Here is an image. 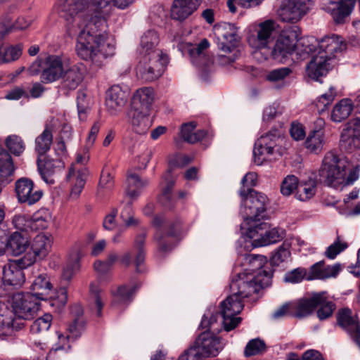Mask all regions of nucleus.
I'll return each instance as SVG.
<instances>
[{"label": "nucleus", "instance_id": "nucleus-24", "mask_svg": "<svg viewBox=\"0 0 360 360\" xmlns=\"http://www.w3.org/2000/svg\"><path fill=\"white\" fill-rule=\"evenodd\" d=\"M202 0H174L171 8L173 19L182 21L192 15L199 7Z\"/></svg>", "mask_w": 360, "mask_h": 360}, {"label": "nucleus", "instance_id": "nucleus-62", "mask_svg": "<svg viewBox=\"0 0 360 360\" xmlns=\"http://www.w3.org/2000/svg\"><path fill=\"white\" fill-rule=\"evenodd\" d=\"M141 154L137 157V167L139 169H144L153 155V150L143 145L141 146Z\"/></svg>", "mask_w": 360, "mask_h": 360}, {"label": "nucleus", "instance_id": "nucleus-53", "mask_svg": "<svg viewBox=\"0 0 360 360\" xmlns=\"http://www.w3.org/2000/svg\"><path fill=\"white\" fill-rule=\"evenodd\" d=\"M299 180L292 174L286 176L281 184V193L284 196H290L295 190H297Z\"/></svg>", "mask_w": 360, "mask_h": 360}, {"label": "nucleus", "instance_id": "nucleus-30", "mask_svg": "<svg viewBox=\"0 0 360 360\" xmlns=\"http://www.w3.org/2000/svg\"><path fill=\"white\" fill-rule=\"evenodd\" d=\"M53 285L49 278L45 274H39L32 282L31 289L34 295L39 300H46L48 295L52 292Z\"/></svg>", "mask_w": 360, "mask_h": 360}, {"label": "nucleus", "instance_id": "nucleus-32", "mask_svg": "<svg viewBox=\"0 0 360 360\" xmlns=\"http://www.w3.org/2000/svg\"><path fill=\"white\" fill-rule=\"evenodd\" d=\"M0 153V192L2 186L9 182L8 178L13 175L15 167L11 155L6 150H1Z\"/></svg>", "mask_w": 360, "mask_h": 360}, {"label": "nucleus", "instance_id": "nucleus-23", "mask_svg": "<svg viewBox=\"0 0 360 360\" xmlns=\"http://www.w3.org/2000/svg\"><path fill=\"white\" fill-rule=\"evenodd\" d=\"M347 44L343 38L339 35L332 34L321 39L319 42V51L321 54L323 53L332 60L335 53L345 50Z\"/></svg>", "mask_w": 360, "mask_h": 360}, {"label": "nucleus", "instance_id": "nucleus-28", "mask_svg": "<svg viewBox=\"0 0 360 360\" xmlns=\"http://www.w3.org/2000/svg\"><path fill=\"white\" fill-rule=\"evenodd\" d=\"M209 46V42L207 39H204L197 46L188 45L189 56L191 58L192 63L202 68H206L212 64V60L209 56H206L204 51Z\"/></svg>", "mask_w": 360, "mask_h": 360}, {"label": "nucleus", "instance_id": "nucleus-46", "mask_svg": "<svg viewBox=\"0 0 360 360\" xmlns=\"http://www.w3.org/2000/svg\"><path fill=\"white\" fill-rule=\"evenodd\" d=\"M32 219V231H37L46 229L51 221L52 217L49 210L41 209L36 212Z\"/></svg>", "mask_w": 360, "mask_h": 360}, {"label": "nucleus", "instance_id": "nucleus-18", "mask_svg": "<svg viewBox=\"0 0 360 360\" xmlns=\"http://www.w3.org/2000/svg\"><path fill=\"white\" fill-rule=\"evenodd\" d=\"M337 323L342 330L354 338L360 348V325L356 315L347 308L342 309L338 312Z\"/></svg>", "mask_w": 360, "mask_h": 360}, {"label": "nucleus", "instance_id": "nucleus-58", "mask_svg": "<svg viewBox=\"0 0 360 360\" xmlns=\"http://www.w3.org/2000/svg\"><path fill=\"white\" fill-rule=\"evenodd\" d=\"M139 288V284L133 285H124L118 288L115 297L117 300L122 302H130L131 297Z\"/></svg>", "mask_w": 360, "mask_h": 360}, {"label": "nucleus", "instance_id": "nucleus-48", "mask_svg": "<svg viewBox=\"0 0 360 360\" xmlns=\"http://www.w3.org/2000/svg\"><path fill=\"white\" fill-rule=\"evenodd\" d=\"M316 186V181L313 179H309L307 182L299 183L295 194L296 198L301 201L309 200L315 194Z\"/></svg>", "mask_w": 360, "mask_h": 360}, {"label": "nucleus", "instance_id": "nucleus-1", "mask_svg": "<svg viewBox=\"0 0 360 360\" xmlns=\"http://www.w3.org/2000/svg\"><path fill=\"white\" fill-rule=\"evenodd\" d=\"M134 0H59L58 11L66 21L68 34L77 39V51L84 60L101 66L115 54V44L106 34V17L112 5L124 9Z\"/></svg>", "mask_w": 360, "mask_h": 360}, {"label": "nucleus", "instance_id": "nucleus-10", "mask_svg": "<svg viewBox=\"0 0 360 360\" xmlns=\"http://www.w3.org/2000/svg\"><path fill=\"white\" fill-rule=\"evenodd\" d=\"M268 224L259 222L246 228V235L250 238L253 248L266 246L276 243L283 238V231H280L276 228L266 230Z\"/></svg>", "mask_w": 360, "mask_h": 360}, {"label": "nucleus", "instance_id": "nucleus-55", "mask_svg": "<svg viewBox=\"0 0 360 360\" xmlns=\"http://www.w3.org/2000/svg\"><path fill=\"white\" fill-rule=\"evenodd\" d=\"M290 257L289 244L283 243L271 256V264L274 266H278L280 264L287 262Z\"/></svg>", "mask_w": 360, "mask_h": 360}, {"label": "nucleus", "instance_id": "nucleus-64", "mask_svg": "<svg viewBox=\"0 0 360 360\" xmlns=\"http://www.w3.org/2000/svg\"><path fill=\"white\" fill-rule=\"evenodd\" d=\"M90 292L91 297L94 301L95 306L96 307V314L98 316H100L101 315L103 303L99 295L100 289L98 286L95 283H91L90 285Z\"/></svg>", "mask_w": 360, "mask_h": 360}, {"label": "nucleus", "instance_id": "nucleus-8", "mask_svg": "<svg viewBox=\"0 0 360 360\" xmlns=\"http://www.w3.org/2000/svg\"><path fill=\"white\" fill-rule=\"evenodd\" d=\"M53 238L50 234L39 233L30 242V252L20 258L24 266H30L37 261L44 259L51 250Z\"/></svg>", "mask_w": 360, "mask_h": 360}, {"label": "nucleus", "instance_id": "nucleus-35", "mask_svg": "<svg viewBox=\"0 0 360 360\" xmlns=\"http://www.w3.org/2000/svg\"><path fill=\"white\" fill-rule=\"evenodd\" d=\"M243 265L245 266V274H252L257 275L261 273L264 275V271L266 270L262 269L264 265L266 263V258L262 255H245L243 257Z\"/></svg>", "mask_w": 360, "mask_h": 360}, {"label": "nucleus", "instance_id": "nucleus-4", "mask_svg": "<svg viewBox=\"0 0 360 360\" xmlns=\"http://www.w3.org/2000/svg\"><path fill=\"white\" fill-rule=\"evenodd\" d=\"M224 344L219 338L209 331L202 333L188 349L185 350L178 360H202L210 356H217L222 350Z\"/></svg>", "mask_w": 360, "mask_h": 360}, {"label": "nucleus", "instance_id": "nucleus-36", "mask_svg": "<svg viewBox=\"0 0 360 360\" xmlns=\"http://www.w3.org/2000/svg\"><path fill=\"white\" fill-rule=\"evenodd\" d=\"M62 86L68 90L75 89L83 79V75L75 66H67L61 77Z\"/></svg>", "mask_w": 360, "mask_h": 360}, {"label": "nucleus", "instance_id": "nucleus-54", "mask_svg": "<svg viewBox=\"0 0 360 360\" xmlns=\"http://www.w3.org/2000/svg\"><path fill=\"white\" fill-rule=\"evenodd\" d=\"M266 350V345L264 342L259 338L250 340L244 350L245 356H251L260 354Z\"/></svg>", "mask_w": 360, "mask_h": 360}, {"label": "nucleus", "instance_id": "nucleus-16", "mask_svg": "<svg viewBox=\"0 0 360 360\" xmlns=\"http://www.w3.org/2000/svg\"><path fill=\"white\" fill-rule=\"evenodd\" d=\"M68 64L64 58L57 55H49L44 62L41 79L44 83H52L60 79Z\"/></svg>", "mask_w": 360, "mask_h": 360}, {"label": "nucleus", "instance_id": "nucleus-11", "mask_svg": "<svg viewBox=\"0 0 360 360\" xmlns=\"http://www.w3.org/2000/svg\"><path fill=\"white\" fill-rule=\"evenodd\" d=\"M243 309V299L231 293L220 304V314L222 317V324L226 331H230L236 328L241 321L237 315Z\"/></svg>", "mask_w": 360, "mask_h": 360}, {"label": "nucleus", "instance_id": "nucleus-61", "mask_svg": "<svg viewBox=\"0 0 360 360\" xmlns=\"http://www.w3.org/2000/svg\"><path fill=\"white\" fill-rule=\"evenodd\" d=\"M314 49V46L309 44L308 41H303L297 45L295 44L294 51L297 59L304 60L308 58L310 53H312Z\"/></svg>", "mask_w": 360, "mask_h": 360}, {"label": "nucleus", "instance_id": "nucleus-60", "mask_svg": "<svg viewBox=\"0 0 360 360\" xmlns=\"http://www.w3.org/2000/svg\"><path fill=\"white\" fill-rule=\"evenodd\" d=\"M317 316L320 320L330 317L335 309V304L332 302L326 301L325 295H323V302L318 306Z\"/></svg>", "mask_w": 360, "mask_h": 360}, {"label": "nucleus", "instance_id": "nucleus-6", "mask_svg": "<svg viewBox=\"0 0 360 360\" xmlns=\"http://www.w3.org/2000/svg\"><path fill=\"white\" fill-rule=\"evenodd\" d=\"M169 60L162 51L150 52V55L141 56L136 67V74L146 82L158 79L163 74Z\"/></svg>", "mask_w": 360, "mask_h": 360}, {"label": "nucleus", "instance_id": "nucleus-51", "mask_svg": "<svg viewBox=\"0 0 360 360\" xmlns=\"http://www.w3.org/2000/svg\"><path fill=\"white\" fill-rule=\"evenodd\" d=\"M52 321V316L50 314H46L43 316L36 319L30 326V331L33 334H37L46 332Z\"/></svg>", "mask_w": 360, "mask_h": 360}, {"label": "nucleus", "instance_id": "nucleus-5", "mask_svg": "<svg viewBox=\"0 0 360 360\" xmlns=\"http://www.w3.org/2000/svg\"><path fill=\"white\" fill-rule=\"evenodd\" d=\"M271 278V274L264 271L257 275L252 274L238 273L234 276L230 283L231 293L244 299L253 293H257L261 288L267 287Z\"/></svg>", "mask_w": 360, "mask_h": 360}, {"label": "nucleus", "instance_id": "nucleus-43", "mask_svg": "<svg viewBox=\"0 0 360 360\" xmlns=\"http://www.w3.org/2000/svg\"><path fill=\"white\" fill-rule=\"evenodd\" d=\"M22 45L18 44L0 46V63H8L17 60L21 56Z\"/></svg>", "mask_w": 360, "mask_h": 360}, {"label": "nucleus", "instance_id": "nucleus-37", "mask_svg": "<svg viewBox=\"0 0 360 360\" xmlns=\"http://www.w3.org/2000/svg\"><path fill=\"white\" fill-rule=\"evenodd\" d=\"M292 69L283 67L269 71L265 76L266 81L274 84L278 89H282L288 85L286 79L292 74Z\"/></svg>", "mask_w": 360, "mask_h": 360}, {"label": "nucleus", "instance_id": "nucleus-57", "mask_svg": "<svg viewBox=\"0 0 360 360\" xmlns=\"http://www.w3.org/2000/svg\"><path fill=\"white\" fill-rule=\"evenodd\" d=\"M77 106L79 119L81 121L86 120L90 106L86 99V96L83 91H79L77 92Z\"/></svg>", "mask_w": 360, "mask_h": 360}, {"label": "nucleus", "instance_id": "nucleus-27", "mask_svg": "<svg viewBox=\"0 0 360 360\" xmlns=\"http://www.w3.org/2000/svg\"><path fill=\"white\" fill-rule=\"evenodd\" d=\"M84 330V322L81 319H75L68 328V333L65 335L62 333H58V338L61 346L57 347L56 349H70V342H73L80 337L82 333Z\"/></svg>", "mask_w": 360, "mask_h": 360}, {"label": "nucleus", "instance_id": "nucleus-17", "mask_svg": "<svg viewBox=\"0 0 360 360\" xmlns=\"http://www.w3.org/2000/svg\"><path fill=\"white\" fill-rule=\"evenodd\" d=\"M340 146L349 153L360 148V118L352 119L346 124L342 132Z\"/></svg>", "mask_w": 360, "mask_h": 360}, {"label": "nucleus", "instance_id": "nucleus-41", "mask_svg": "<svg viewBox=\"0 0 360 360\" xmlns=\"http://www.w3.org/2000/svg\"><path fill=\"white\" fill-rule=\"evenodd\" d=\"M148 184L147 179H141L138 175L130 174L127 179L126 193L131 200H134L139 196L142 188Z\"/></svg>", "mask_w": 360, "mask_h": 360}, {"label": "nucleus", "instance_id": "nucleus-12", "mask_svg": "<svg viewBox=\"0 0 360 360\" xmlns=\"http://www.w3.org/2000/svg\"><path fill=\"white\" fill-rule=\"evenodd\" d=\"M82 254L79 248L73 249L69 256L66 265L64 266L61 276L63 286L57 292L56 299L62 306L65 305L68 300L67 290L65 285L72 280L73 276L80 269V259Z\"/></svg>", "mask_w": 360, "mask_h": 360}, {"label": "nucleus", "instance_id": "nucleus-49", "mask_svg": "<svg viewBox=\"0 0 360 360\" xmlns=\"http://www.w3.org/2000/svg\"><path fill=\"white\" fill-rule=\"evenodd\" d=\"M145 238L146 234L141 233L137 236L135 240V249L136 250V256H135V265L136 270L138 273H141L143 271V264L145 261V252L143 249V245L145 243Z\"/></svg>", "mask_w": 360, "mask_h": 360}, {"label": "nucleus", "instance_id": "nucleus-40", "mask_svg": "<svg viewBox=\"0 0 360 360\" xmlns=\"http://www.w3.org/2000/svg\"><path fill=\"white\" fill-rule=\"evenodd\" d=\"M325 143L324 133L319 129H313L304 142L306 148L314 153H320L323 150Z\"/></svg>", "mask_w": 360, "mask_h": 360}, {"label": "nucleus", "instance_id": "nucleus-14", "mask_svg": "<svg viewBox=\"0 0 360 360\" xmlns=\"http://www.w3.org/2000/svg\"><path fill=\"white\" fill-rule=\"evenodd\" d=\"M13 308L22 319H32L39 309V300L30 292L16 293L13 296Z\"/></svg>", "mask_w": 360, "mask_h": 360}, {"label": "nucleus", "instance_id": "nucleus-59", "mask_svg": "<svg viewBox=\"0 0 360 360\" xmlns=\"http://www.w3.org/2000/svg\"><path fill=\"white\" fill-rule=\"evenodd\" d=\"M347 247V243L345 241H341L340 237L338 236L336 240L327 248L325 255L328 259H334L338 255L343 252Z\"/></svg>", "mask_w": 360, "mask_h": 360}, {"label": "nucleus", "instance_id": "nucleus-9", "mask_svg": "<svg viewBox=\"0 0 360 360\" xmlns=\"http://www.w3.org/2000/svg\"><path fill=\"white\" fill-rule=\"evenodd\" d=\"M296 27L283 30L279 34L274 47L271 46L264 53L263 59L267 60L269 56L275 60H282L288 55L291 54L295 48L297 41Z\"/></svg>", "mask_w": 360, "mask_h": 360}, {"label": "nucleus", "instance_id": "nucleus-21", "mask_svg": "<svg viewBox=\"0 0 360 360\" xmlns=\"http://www.w3.org/2000/svg\"><path fill=\"white\" fill-rule=\"evenodd\" d=\"M20 260V259L12 261L4 266L2 279L4 284L18 288L24 283L25 279L22 269L27 266H22Z\"/></svg>", "mask_w": 360, "mask_h": 360}, {"label": "nucleus", "instance_id": "nucleus-47", "mask_svg": "<svg viewBox=\"0 0 360 360\" xmlns=\"http://www.w3.org/2000/svg\"><path fill=\"white\" fill-rule=\"evenodd\" d=\"M265 141L264 139H259L255 144L253 150L254 162L257 165L262 163L265 159L264 155H272L274 152L271 144L267 146Z\"/></svg>", "mask_w": 360, "mask_h": 360}, {"label": "nucleus", "instance_id": "nucleus-25", "mask_svg": "<svg viewBox=\"0 0 360 360\" xmlns=\"http://www.w3.org/2000/svg\"><path fill=\"white\" fill-rule=\"evenodd\" d=\"M37 167L41 179L48 184H53L55 175L64 167V163L59 159L47 160L43 162L39 157Z\"/></svg>", "mask_w": 360, "mask_h": 360}, {"label": "nucleus", "instance_id": "nucleus-7", "mask_svg": "<svg viewBox=\"0 0 360 360\" xmlns=\"http://www.w3.org/2000/svg\"><path fill=\"white\" fill-rule=\"evenodd\" d=\"M277 24L272 20H267L260 22L248 38L249 45L255 49V57L266 51L271 46L278 34Z\"/></svg>", "mask_w": 360, "mask_h": 360}, {"label": "nucleus", "instance_id": "nucleus-63", "mask_svg": "<svg viewBox=\"0 0 360 360\" xmlns=\"http://www.w3.org/2000/svg\"><path fill=\"white\" fill-rule=\"evenodd\" d=\"M306 276V270L297 268L285 274L284 281L288 283H297L301 282Z\"/></svg>", "mask_w": 360, "mask_h": 360}, {"label": "nucleus", "instance_id": "nucleus-26", "mask_svg": "<svg viewBox=\"0 0 360 360\" xmlns=\"http://www.w3.org/2000/svg\"><path fill=\"white\" fill-rule=\"evenodd\" d=\"M149 111L131 108L128 116L134 131L139 134H146L151 126V120L148 116Z\"/></svg>", "mask_w": 360, "mask_h": 360}, {"label": "nucleus", "instance_id": "nucleus-20", "mask_svg": "<svg viewBox=\"0 0 360 360\" xmlns=\"http://www.w3.org/2000/svg\"><path fill=\"white\" fill-rule=\"evenodd\" d=\"M129 92L118 85H114L106 93L105 107L111 115H116L125 105Z\"/></svg>", "mask_w": 360, "mask_h": 360}, {"label": "nucleus", "instance_id": "nucleus-15", "mask_svg": "<svg viewBox=\"0 0 360 360\" xmlns=\"http://www.w3.org/2000/svg\"><path fill=\"white\" fill-rule=\"evenodd\" d=\"M218 39V48L224 53L234 51L239 44L238 28L231 23L224 22L215 30Z\"/></svg>", "mask_w": 360, "mask_h": 360}, {"label": "nucleus", "instance_id": "nucleus-44", "mask_svg": "<svg viewBox=\"0 0 360 360\" xmlns=\"http://www.w3.org/2000/svg\"><path fill=\"white\" fill-rule=\"evenodd\" d=\"M195 124L194 122H189L182 125L181 134L184 141L190 143H195L202 140L207 134L206 131L198 130L194 131Z\"/></svg>", "mask_w": 360, "mask_h": 360}, {"label": "nucleus", "instance_id": "nucleus-39", "mask_svg": "<svg viewBox=\"0 0 360 360\" xmlns=\"http://www.w3.org/2000/svg\"><path fill=\"white\" fill-rule=\"evenodd\" d=\"M158 44V36L154 30H148L141 38L140 56L150 55V52L161 51L155 47Z\"/></svg>", "mask_w": 360, "mask_h": 360}, {"label": "nucleus", "instance_id": "nucleus-2", "mask_svg": "<svg viewBox=\"0 0 360 360\" xmlns=\"http://www.w3.org/2000/svg\"><path fill=\"white\" fill-rule=\"evenodd\" d=\"M349 166L345 158H339L333 152H328L319 172V181L335 188L351 185L359 178V168L352 169L347 176Z\"/></svg>", "mask_w": 360, "mask_h": 360}, {"label": "nucleus", "instance_id": "nucleus-45", "mask_svg": "<svg viewBox=\"0 0 360 360\" xmlns=\"http://www.w3.org/2000/svg\"><path fill=\"white\" fill-rule=\"evenodd\" d=\"M170 173L171 169H169L164 176L166 184L163 186L162 193L159 198L162 205L167 209H170L174 206V200L172 198L171 192L175 181L173 178L170 176Z\"/></svg>", "mask_w": 360, "mask_h": 360}, {"label": "nucleus", "instance_id": "nucleus-50", "mask_svg": "<svg viewBox=\"0 0 360 360\" xmlns=\"http://www.w3.org/2000/svg\"><path fill=\"white\" fill-rule=\"evenodd\" d=\"M14 330L13 318L10 312L0 314V338L11 336Z\"/></svg>", "mask_w": 360, "mask_h": 360}, {"label": "nucleus", "instance_id": "nucleus-38", "mask_svg": "<svg viewBox=\"0 0 360 360\" xmlns=\"http://www.w3.org/2000/svg\"><path fill=\"white\" fill-rule=\"evenodd\" d=\"M30 245L27 238L19 232L13 233L6 243V248L15 255L24 252Z\"/></svg>", "mask_w": 360, "mask_h": 360}, {"label": "nucleus", "instance_id": "nucleus-31", "mask_svg": "<svg viewBox=\"0 0 360 360\" xmlns=\"http://www.w3.org/2000/svg\"><path fill=\"white\" fill-rule=\"evenodd\" d=\"M153 98V89L145 87L138 89L133 96L131 108L149 111Z\"/></svg>", "mask_w": 360, "mask_h": 360}, {"label": "nucleus", "instance_id": "nucleus-33", "mask_svg": "<svg viewBox=\"0 0 360 360\" xmlns=\"http://www.w3.org/2000/svg\"><path fill=\"white\" fill-rule=\"evenodd\" d=\"M86 175L87 171L86 169L77 171L74 167L70 169L67 178L73 184L70 193L72 198H77L81 193L85 185Z\"/></svg>", "mask_w": 360, "mask_h": 360}, {"label": "nucleus", "instance_id": "nucleus-19", "mask_svg": "<svg viewBox=\"0 0 360 360\" xmlns=\"http://www.w3.org/2000/svg\"><path fill=\"white\" fill-rule=\"evenodd\" d=\"M15 192L18 201L29 205L38 202L42 197V191L34 189V183L27 178H20L15 182Z\"/></svg>", "mask_w": 360, "mask_h": 360}, {"label": "nucleus", "instance_id": "nucleus-29", "mask_svg": "<svg viewBox=\"0 0 360 360\" xmlns=\"http://www.w3.org/2000/svg\"><path fill=\"white\" fill-rule=\"evenodd\" d=\"M325 292L314 294L309 299L301 300L293 306L295 310L294 316L297 318H303L309 315L312 311L323 302V295Z\"/></svg>", "mask_w": 360, "mask_h": 360}, {"label": "nucleus", "instance_id": "nucleus-13", "mask_svg": "<svg viewBox=\"0 0 360 360\" xmlns=\"http://www.w3.org/2000/svg\"><path fill=\"white\" fill-rule=\"evenodd\" d=\"M313 0H286L278 11L283 22H296L312 8Z\"/></svg>", "mask_w": 360, "mask_h": 360}, {"label": "nucleus", "instance_id": "nucleus-42", "mask_svg": "<svg viewBox=\"0 0 360 360\" xmlns=\"http://www.w3.org/2000/svg\"><path fill=\"white\" fill-rule=\"evenodd\" d=\"M53 141L52 127L46 124L42 133L35 139V150L39 155L49 150Z\"/></svg>", "mask_w": 360, "mask_h": 360}, {"label": "nucleus", "instance_id": "nucleus-52", "mask_svg": "<svg viewBox=\"0 0 360 360\" xmlns=\"http://www.w3.org/2000/svg\"><path fill=\"white\" fill-rule=\"evenodd\" d=\"M5 144L11 153L18 156L23 153L25 148L22 139L17 135L8 136Z\"/></svg>", "mask_w": 360, "mask_h": 360}, {"label": "nucleus", "instance_id": "nucleus-3", "mask_svg": "<svg viewBox=\"0 0 360 360\" xmlns=\"http://www.w3.org/2000/svg\"><path fill=\"white\" fill-rule=\"evenodd\" d=\"M239 193L243 198L240 212L244 219L241 227L246 229L265 218L269 199L265 194L252 189H248V193L244 189L240 190Z\"/></svg>", "mask_w": 360, "mask_h": 360}, {"label": "nucleus", "instance_id": "nucleus-34", "mask_svg": "<svg viewBox=\"0 0 360 360\" xmlns=\"http://www.w3.org/2000/svg\"><path fill=\"white\" fill-rule=\"evenodd\" d=\"M354 110V103L349 98H343L333 107L330 118L334 122L347 119Z\"/></svg>", "mask_w": 360, "mask_h": 360}, {"label": "nucleus", "instance_id": "nucleus-22", "mask_svg": "<svg viewBox=\"0 0 360 360\" xmlns=\"http://www.w3.org/2000/svg\"><path fill=\"white\" fill-rule=\"evenodd\" d=\"M330 61L331 60L324 53L321 54L318 52L312 56L306 67L307 75L315 79L326 75L331 68Z\"/></svg>", "mask_w": 360, "mask_h": 360}, {"label": "nucleus", "instance_id": "nucleus-56", "mask_svg": "<svg viewBox=\"0 0 360 360\" xmlns=\"http://www.w3.org/2000/svg\"><path fill=\"white\" fill-rule=\"evenodd\" d=\"M12 224L15 229L20 231H32L31 217L24 214H15L12 219Z\"/></svg>", "mask_w": 360, "mask_h": 360}]
</instances>
